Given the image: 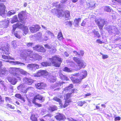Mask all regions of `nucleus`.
<instances>
[{"label":"nucleus","instance_id":"obj_1","mask_svg":"<svg viewBox=\"0 0 121 121\" xmlns=\"http://www.w3.org/2000/svg\"><path fill=\"white\" fill-rule=\"evenodd\" d=\"M87 75V71L83 70L80 74L78 73L73 74V76L71 77L70 78L73 82L80 83L81 80L85 78Z\"/></svg>","mask_w":121,"mask_h":121},{"label":"nucleus","instance_id":"obj_2","mask_svg":"<svg viewBox=\"0 0 121 121\" xmlns=\"http://www.w3.org/2000/svg\"><path fill=\"white\" fill-rule=\"evenodd\" d=\"M56 7V13L58 17L63 16L64 15H65V18L66 20H67L69 18L70 16V13L68 11L66 10L65 11H63L60 9L63 7L62 4H60L55 5Z\"/></svg>","mask_w":121,"mask_h":121},{"label":"nucleus","instance_id":"obj_3","mask_svg":"<svg viewBox=\"0 0 121 121\" xmlns=\"http://www.w3.org/2000/svg\"><path fill=\"white\" fill-rule=\"evenodd\" d=\"M71 94V93L68 92L66 94L65 96V98L66 100L64 104L62 103L61 100L59 98L54 97L53 98V100L58 102L62 106L65 108L69 104V103L71 102V100L69 99L70 97V94Z\"/></svg>","mask_w":121,"mask_h":121},{"label":"nucleus","instance_id":"obj_4","mask_svg":"<svg viewBox=\"0 0 121 121\" xmlns=\"http://www.w3.org/2000/svg\"><path fill=\"white\" fill-rule=\"evenodd\" d=\"M18 16L20 21L23 23L24 24L27 17L26 12L22 11L18 14Z\"/></svg>","mask_w":121,"mask_h":121},{"label":"nucleus","instance_id":"obj_5","mask_svg":"<svg viewBox=\"0 0 121 121\" xmlns=\"http://www.w3.org/2000/svg\"><path fill=\"white\" fill-rule=\"evenodd\" d=\"M73 60L78 65L80 69L84 68L86 65V64L83 60H81L80 59L75 57H74L73 58Z\"/></svg>","mask_w":121,"mask_h":121},{"label":"nucleus","instance_id":"obj_6","mask_svg":"<svg viewBox=\"0 0 121 121\" xmlns=\"http://www.w3.org/2000/svg\"><path fill=\"white\" fill-rule=\"evenodd\" d=\"M62 62L61 58L56 56H53V66L59 67Z\"/></svg>","mask_w":121,"mask_h":121},{"label":"nucleus","instance_id":"obj_7","mask_svg":"<svg viewBox=\"0 0 121 121\" xmlns=\"http://www.w3.org/2000/svg\"><path fill=\"white\" fill-rule=\"evenodd\" d=\"M33 49L38 52H46V50L42 45H37L33 47Z\"/></svg>","mask_w":121,"mask_h":121},{"label":"nucleus","instance_id":"obj_8","mask_svg":"<svg viewBox=\"0 0 121 121\" xmlns=\"http://www.w3.org/2000/svg\"><path fill=\"white\" fill-rule=\"evenodd\" d=\"M108 30L110 34L112 35L113 33L116 35H118L119 33V31L116 27L114 26L110 27Z\"/></svg>","mask_w":121,"mask_h":121},{"label":"nucleus","instance_id":"obj_9","mask_svg":"<svg viewBox=\"0 0 121 121\" xmlns=\"http://www.w3.org/2000/svg\"><path fill=\"white\" fill-rule=\"evenodd\" d=\"M41 27L39 25H33L29 27V30L31 33H35L39 31Z\"/></svg>","mask_w":121,"mask_h":121},{"label":"nucleus","instance_id":"obj_10","mask_svg":"<svg viewBox=\"0 0 121 121\" xmlns=\"http://www.w3.org/2000/svg\"><path fill=\"white\" fill-rule=\"evenodd\" d=\"M96 24L98 26L100 30H101L105 23V22L103 20H101L100 21L97 19L95 20Z\"/></svg>","mask_w":121,"mask_h":121},{"label":"nucleus","instance_id":"obj_11","mask_svg":"<svg viewBox=\"0 0 121 121\" xmlns=\"http://www.w3.org/2000/svg\"><path fill=\"white\" fill-rule=\"evenodd\" d=\"M36 100L41 101V102H43L45 100V99L42 95L39 94H37L36 95L34 96L32 101H36Z\"/></svg>","mask_w":121,"mask_h":121},{"label":"nucleus","instance_id":"obj_12","mask_svg":"<svg viewBox=\"0 0 121 121\" xmlns=\"http://www.w3.org/2000/svg\"><path fill=\"white\" fill-rule=\"evenodd\" d=\"M73 85L72 84H70L69 86L66 87L63 91V93H65V92H69V93H72L73 92Z\"/></svg>","mask_w":121,"mask_h":121},{"label":"nucleus","instance_id":"obj_13","mask_svg":"<svg viewBox=\"0 0 121 121\" xmlns=\"http://www.w3.org/2000/svg\"><path fill=\"white\" fill-rule=\"evenodd\" d=\"M23 82L25 84L30 85L34 82V80L30 78H28L26 77L23 79Z\"/></svg>","mask_w":121,"mask_h":121},{"label":"nucleus","instance_id":"obj_14","mask_svg":"<svg viewBox=\"0 0 121 121\" xmlns=\"http://www.w3.org/2000/svg\"><path fill=\"white\" fill-rule=\"evenodd\" d=\"M17 89L18 90H20L21 92L26 93H27L28 90L30 87L28 88H27L25 89V88L24 86L22 84H20L17 87Z\"/></svg>","mask_w":121,"mask_h":121},{"label":"nucleus","instance_id":"obj_15","mask_svg":"<svg viewBox=\"0 0 121 121\" xmlns=\"http://www.w3.org/2000/svg\"><path fill=\"white\" fill-rule=\"evenodd\" d=\"M0 50L2 51H4V54H5L6 55H9V48L8 47H6L3 45L2 46H0Z\"/></svg>","mask_w":121,"mask_h":121},{"label":"nucleus","instance_id":"obj_16","mask_svg":"<svg viewBox=\"0 0 121 121\" xmlns=\"http://www.w3.org/2000/svg\"><path fill=\"white\" fill-rule=\"evenodd\" d=\"M25 53L23 54H21V55H22V57H27V56H30L32 54L33 52L29 49L25 50Z\"/></svg>","mask_w":121,"mask_h":121},{"label":"nucleus","instance_id":"obj_17","mask_svg":"<svg viewBox=\"0 0 121 121\" xmlns=\"http://www.w3.org/2000/svg\"><path fill=\"white\" fill-rule=\"evenodd\" d=\"M35 86L36 88L40 89H43L45 86V84L43 82L37 83Z\"/></svg>","mask_w":121,"mask_h":121},{"label":"nucleus","instance_id":"obj_18","mask_svg":"<svg viewBox=\"0 0 121 121\" xmlns=\"http://www.w3.org/2000/svg\"><path fill=\"white\" fill-rule=\"evenodd\" d=\"M55 118L56 119L59 121L63 120L65 118V116L63 115L60 113H57Z\"/></svg>","mask_w":121,"mask_h":121},{"label":"nucleus","instance_id":"obj_19","mask_svg":"<svg viewBox=\"0 0 121 121\" xmlns=\"http://www.w3.org/2000/svg\"><path fill=\"white\" fill-rule=\"evenodd\" d=\"M27 67L31 69H38L39 67V66L38 65L36 64H29L27 65Z\"/></svg>","mask_w":121,"mask_h":121},{"label":"nucleus","instance_id":"obj_20","mask_svg":"<svg viewBox=\"0 0 121 121\" xmlns=\"http://www.w3.org/2000/svg\"><path fill=\"white\" fill-rule=\"evenodd\" d=\"M46 72V71L45 70H39L36 73L35 76L37 77H40L45 75Z\"/></svg>","mask_w":121,"mask_h":121},{"label":"nucleus","instance_id":"obj_21","mask_svg":"<svg viewBox=\"0 0 121 121\" xmlns=\"http://www.w3.org/2000/svg\"><path fill=\"white\" fill-rule=\"evenodd\" d=\"M8 79L9 82H10L11 84L13 85H15L17 82V79L15 78L9 77Z\"/></svg>","mask_w":121,"mask_h":121},{"label":"nucleus","instance_id":"obj_22","mask_svg":"<svg viewBox=\"0 0 121 121\" xmlns=\"http://www.w3.org/2000/svg\"><path fill=\"white\" fill-rule=\"evenodd\" d=\"M86 4L89 8L91 9H93L95 7V3L93 1H91L90 3L86 2Z\"/></svg>","mask_w":121,"mask_h":121},{"label":"nucleus","instance_id":"obj_23","mask_svg":"<svg viewBox=\"0 0 121 121\" xmlns=\"http://www.w3.org/2000/svg\"><path fill=\"white\" fill-rule=\"evenodd\" d=\"M15 70L17 71L18 72H19L21 74L23 75H26L27 74H28L26 71L20 68H16Z\"/></svg>","mask_w":121,"mask_h":121},{"label":"nucleus","instance_id":"obj_24","mask_svg":"<svg viewBox=\"0 0 121 121\" xmlns=\"http://www.w3.org/2000/svg\"><path fill=\"white\" fill-rule=\"evenodd\" d=\"M30 118L31 121H38L37 117L36 116V114L35 113H32Z\"/></svg>","mask_w":121,"mask_h":121},{"label":"nucleus","instance_id":"obj_25","mask_svg":"<svg viewBox=\"0 0 121 121\" xmlns=\"http://www.w3.org/2000/svg\"><path fill=\"white\" fill-rule=\"evenodd\" d=\"M15 96L16 98L21 99L23 101V102H25V99L24 98L22 97V96L19 93L16 94L15 95Z\"/></svg>","mask_w":121,"mask_h":121},{"label":"nucleus","instance_id":"obj_26","mask_svg":"<svg viewBox=\"0 0 121 121\" xmlns=\"http://www.w3.org/2000/svg\"><path fill=\"white\" fill-rule=\"evenodd\" d=\"M81 21L80 18H78V19H76L74 20V23L75 24V26L77 27L78 26L79 23Z\"/></svg>","mask_w":121,"mask_h":121},{"label":"nucleus","instance_id":"obj_27","mask_svg":"<svg viewBox=\"0 0 121 121\" xmlns=\"http://www.w3.org/2000/svg\"><path fill=\"white\" fill-rule=\"evenodd\" d=\"M12 33L14 34L16 37L18 39L21 38L20 32L19 31H17Z\"/></svg>","mask_w":121,"mask_h":121},{"label":"nucleus","instance_id":"obj_28","mask_svg":"<svg viewBox=\"0 0 121 121\" xmlns=\"http://www.w3.org/2000/svg\"><path fill=\"white\" fill-rule=\"evenodd\" d=\"M59 76L60 79L62 80H69V78L66 75H64L61 73L59 74Z\"/></svg>","mask_w":121,"mask_h":121},{"label":"nucleus","instance_id":"obj_29","mask_svg":"<svg viewBox=\"0 0 121 121\" xmlns=\"http://www.w3.org/2000/svg\"><path fill=\"white\" fill-rule=\"evenodd\" d=\"M92 32L94 34L95 36V37H97L98 38H99L100 37V35L98 31L94 30Z\"/></svg>","mask_w":121,"mask_h":121},{"label":"nucleus","instance_id":"obj_30","mask_svg":"<svg viewBox=\"0 0 121 121\" xmlns=\"http://www.w3.org/2000/svg\"><path fill=\"white\" fill-rule=\"evenodd\" d=\"M18 21V20L17 15H15L13 17L11 21V23H14L17 22Z\"/></svg>","mask_w":121,"mask_h":121},{"label":"nucleus","instance_id":"obj_31","mask_svg":"<svg viewBox=\"0 0 121 121\" xmlns=\"http://www.w3.org/2000/svg\"><path fill=\"white\" fill-rule=\"evenodd\" d=\"M2 58L4 59L14 60L13 58L11 57L10 56H6L4 55H2Z\"/></svg>","mask_w":121,"mask_h":121},{"label":"nucleus","instance_id":"obj_32","mask_svg":"<svg viewBox=\"0 0 121 121\" xmlns=\"http://www.w3.org/2000/svg\"><path fill=\"white\" fill-rule=\"evenodd\" d=\"M22 28L24 33L25 34H26L28 33L29 30L27 26H25Z\"/></svg>","mask_w":121,"mask_h":121},{"label":"nucleus","instance_id":"obj_33","mask_svg":"<svg viewBox=\"0 0 121 121\" xmlns=\"http://www.w3.org/2000/svg\"><path fill=\"white\" fill-rule=\"evenodd\" d=\"M63 83H64V82H58L56 84H54L53 87H54L55 88L56 87H58L60 86H61ZM54 88H53V89Z\"/></svg>","mask_w":121,"mask_h":121},{"label":"nucleus","instance_id":"obj_34","mask_svg":"<svg viewBox=\"0 0 121 121\" xmlns=\"http://www.w3.org/2000/svg\"><path fill=\"white\" fill-rule=\"evenodd\" d=\"M51 64V62H44L42 63V65L45 66H50Z\"/></svg>","mask_w":121,"mask_h":121},{"label":"nucleus","instance_id":"obj_35","mask_svg":"<svg viewBox=\"0 0 121 121\" xmlns=\"http://www.w3.org/2000/svg\"><path fill=\"white\" fill-rule=\"evenodd\" d=\"M32 103L35 104V105L37 107H40L42 106V105L39 103H38L36 102V101H32Z\"/></svg>","mask_w":121,"mask_h":121},{"label":"nucleus","instance_id":"obj_36","mask_svg":"<svg viewBox=\"0 0 121 121\" xmlns=\"http://www.w3.org/2000/svg\"><path fill=\"white\" fill-rule=\"evenodd\" d=\"M6 70H4L2 69H0V77L2 76L5 74Z\"/></svg>","mask_w":121,"mask_h":121},{"label":"nucleus","instance_id":"obj_37","mask_svg":"<svg viewBox=\"0 0 121 121\" xmlns=\"http://www.w3.org/2000/svg\"><path fill=\"white\" fill-rule=\"evenodd\" d=\"M6 107L8 108H9L11 109H14L15 108V107L9 104H7L6 105Z\"/></svg>","mask_w":121,"mask_h":121},{"label":"nucleus","instance_id":"obj_38","mask_svg":"<svg viewBox=\"0 0 121 121\" xmlns=\"http://www.w3.org/2000/svg\"><path fill=\"white\" fill-rule=\"evenodd\" d=\"M16 13V11L14 10H11L9 11L8 12V14L9 16H11L12 15L15 14Z\"/></svg>","mask_w":121,"mask_h":121},{"label":"nucleus","instance_id":"obj_39","mask_svg":"<svg viewBox=\"0 0 121 121\" xmlns=\"http://www.w3.org/2000/svg\"><path fill=\"white\" fill-rule=\"evenodd\" d=\"M16 24L18 27L20 28H22L25 26L24 25L20 23L19 22L17 23Z\"/></svg>","mask_w":121,"mask_h":121},{"label":"nucleus","instance_id":"obj_40","mask_svg":"<svg viewBox=\"0 0 121 121\" xmlns=\"http://www.w3.org/2000/svg\"><path fill=\"white\" fill-rule=\"evenodd\" d=\"M57 38L58 39L61 40L63 38V36L62 35V33L61 32H60L58 33Z\"/></svg>","mask_w":121,"mask_h":121},{"label":"nucleus","instance_id":"obj_41","mask_svg":"<svg viewBox=\"0 0 121 121\" xmlns=\"http://www.w3.org/2000/svg\"><path fill=\"white\" fill-rule=\"evenodd\" d=\"M63 71L67 72H70L72 71V69L71 68H69L67 67H65Z\"/></svg>","mask_w":121,"mask_h":121},{"label":"nucleus","instance_id":"obj_42","mask_svg":"<svg viewBox=\"0 0 121 121\" xmlns=\"http://www.w3.org/2000/svg\"><path fill=\"white\" fill-rule=\"evenodd\" d=\"M5 9H0V13L1 15L5 14Z\"/></svg>","mask_w":121,"mask_h":121},{"label":"nucleus","instance_id":"obj_43","mask_svg":"<svg viewBox=\"0 0 121 121\" xmlns=\"http://www.w3.org/2000/svg\"><path fill=\"white\" fill-rule=\"evenodd\" d=\"M17 27H18L17 26L16 24L13 26V29L12 30V33H13L15 32V31Z\"/></svg>","mask_w":121,"mask_h":121},{"label":"nucleus","instance_id":"obj_44","mask_svg":"<svg viewBox=\"0 0 121 121\" xmlns=\"http://www.w3.org/2000/svg\"><path fill=\"white\" fill-rule=\"evenodd\" d=\"M14 75L15 76V78H16V79H17V80H20L21 79V78L20 77V76L17 73H15V74Z\"/></svg>","mask_w":121,"mask_h":121},{"label":"nucleus","instance_id":"obj_45","mask_svg":"<svg viewBox=\"0 0 121 121\" xmlns=\"http://www.w3.org/2000/svg\"><path fill=\"white\" fill-rule=\"evenodd\" d=\"M104 11L108 12H109L111 11V9L109 7L106 6L104 8Z\"/></svg>","mask_w":121,"mask_h":121},{"label":"nucleus","instance_id":"obj_46","mask_svg":"<svg viewBox=\"0 0 121 121\" xmlns=\"http://www.w3.org/2000/svg\"><path fill=\"white\" fill-rule=\"evenodd\" d=\"M86 103V102L85 101H83V102L80 101L78 103V105L79 106H82L84 104Z\"/></svg>","mask_w":121,"mask_h":121},{"label":"nucleus","instance_id":"obj_47","mask_svg":"<svg viewBox=\"0 0 121 121\" xmlns=\"http://www.w3.org/2000/svg\"><path fill=\"white\" fill-rule=\"evenodd\" d=\"M0 9H6L5 6L4 5V3H1L0 4Z\"/></svg>","mask_w":121,"mask_h":121},{"label":"nucleus","instance_id":"obj_48","mask_svg":"<svg viewBox=\"0 0 121 121\" xmlns=\"http://www.w3.org/2000/svg\"><path fill=\"white\" fill-rule=\"evenodd\" d=\"M4 102V100L3 99L1 96L0 95V105Z\"/></svg>","mask_w":121,"mask_h":121},{"label":"nucleus","instance_id":"obj_49","mask_svg":"<svg viewBox=\"0 0 121 121\" xmlns=\"http://www.w3.org/2000/svg\"><path fill=\"white\" fill-rule=\"evenodd\" d=\"M33 44V43H28L26 44L27 46L29 47L32 46Z\"/></svg>","mask_w":121,"mask_h":121},{"label":"nucleus","instance_id":"obj_50","mask_svg":"<svg viewBox=\"0 0 121 121\" xmlns=\"http://www.w3.org/2000/svg\"><path fill=\"white\" fill-rule=\"evenodd\" d=\"M101 54L102 55V58L103 59H105L108 57V56L107 55H104L101 53Z\"/></svg>","mask_w":121,"mask_h":121},{"label":"nucleus","instance_id":"obj_51","mask_svg":"<svg viewBox=\"0 0 121 121\" xmlns=\"http://www.w3.org/2000/svg\"><path fill=\"white\" fill-rule=\"evenodd\" d=\"M66 25H68L70 26L72 25V23L71 21H67L65 22Z\"/></svg>","mask_w":121,"mask_h":121},{"label":"nucleus","instance_id":"obj_52","mask_svg":"<svg viewBox=\"0 0 121 121\" xmlns=\"http://www.w3.org/2000/svg\"><path fill=\"white\" fill-rule=\"evenodd\" d=\"M79 54H80V55H78L79 57H80L81 56H83L84 54V52L82 51H80V53H79Z\"/></svg>","mask_w":121,"mask_h":121},{"label":"nucleus","instance_id":"obj_53","mask_svg":"<svg viewBox=\"0 0 121 121\" xmlns=\"http://www.w3.org/2000/svg\"><path fill=\"white\" fill-rule=\"evenodd\" d=\"M86 20H84L82 22L81 24V25L82 26H83L85 25L86 22Z\"/></svg>","mask_w":121,"mask_h":121},{"label":"nucleus","instance_id":"obj_54","mask_svg":"<svg viewBox=\"0 0 121 121\" xmlns=\"http://www.w3.org/2000/svg\"><path fill=\"white\" fill-rule=\"evenodd\" d=\"M91 94L90 93H87L85 94V95L84 96V98H86V97L91 96Z\"/></svg>","mask_w":121,"mask_h":121},{"label":"nucleus","instance_id":"obj_55","mask_svg":"<svg viewBox=\"0 0 121 121\" xmlns=\"http://www.w3.org/2000/svg\"><path fill=\"white\" fill-rule=\"evenodd\" d=\"M73 53L74 54V55L77 56V55H80V54H79V53L77 52L76 51H74L73 52Z\"/></svg>","mask_w":121,"mask_h":121},{"label":"nucleus","instance_id":"obj_56","mask_svg":"<svg viewBox=\"0 0 121 121\" xmlns=\"http://www.w3.org/2000/svg\"><path fill=\"white\" fill-rule=\"evenodd\" d=\"M5 100L6 101H10L11 99L10 98L7 97H5Z\"/></svg>","mask_w":121,"mask_h":121},{"label":"nucleus","instance_id":"obj_57","mask_svg":"<svg viewBox=\"0 0 121 121\" xmlns=\"http://www.w3.org/2000/svg\"><path fill=\"white\" fill-rule=\"evenodd\" d=\"M97 43L101 44L102 43V41L100 40L99 39H98L96 40V41Z\"/></svg>","mask_w":121,"mask_h":121},{"label":"nucleus","instance_id":"obj_58","mask_svg":"<svg viewBox=\"0 0 121 121\" xmlns=\"http://www.w3.org/2000/svg\"><path fill=\"white\" fill-rule=\"evenodd\" d=\"M121 118L120 117H117L115 118V121L120 120Z\"/></svg>","mask_w":121,"mask_h":121},{"label":"nucleus","instance_id":"obj_59","mask_svg":"<svg viewBox=\"0 0 121 121\" xmlns=\"http://www.w3.org/2000/svg\"><path fill=\"white\" fill-rule=\"evenodd\" d=\"M48 110L50 112H52L53 111V108L52 107H49L48 108Z\"/></svg>","mask_w":121,"mask_h":121},{"label":"nucleus","instance_id":"obj_60","mask_svg":"<svg viewBox=\"0 0 121 121\" xmlns=\"http://www.w3.org/2000/svg\"><path fill=\"white\" fill-rule=\"evenodd\" d=\"M64 54L66 57L68 56H69V54L66 52H65Z\"/></svg>","mask_w":121,"mask_h":121},{"label":"nucleus","instance_id":"obj_61","mask_svg":"<svg viewBox=\"0 0 121 121\" xmlns=\"http://www.w3.org/2000/svg\"><path fill=\"white\" fill-rule=\"evenodd\" d=\"M4 82V81H3L1 80L0 79V83H1L2 85L3 86L4 85V84L3 83Z\"/></svg>","mask_w":121,"mask_h":121},{"label":"nucleus","instance_id":"obj_62","mask_svg":"<svg viewBox=\"0 0 121 121\" xmlns=\"http://www.w3.org/2000/svg\"><path fill=\"white\" fill-rule=\"evenodd\" d=\"M67 0H62L61 1V3L63 4L65 3L67 1Z\"/></svg>","mask_w":121,"mask_h":121},{"label":"nucleus","instance_id":"obj_63","mask_svg":"<svg viewBox=\"0 0 121 121\" xmlns=\"http://www.w3.org/2000/svg\"><path fill=\"white\" fill-rule=\"evenodd\" d=\"M57 107L55 106H53V111L57 109Z\"/></svg>","mask_w":121,"mask_h":121},{"label":"nucleus","instance_id":"obj_64","mask_svg":"<svg viewBox=\"0 0 121 121\" xmlns=\"http://www.w3.org/2000/svg\"><path fill=\"white\" fill-rule=\"evenodd\" d=\"M100 108L99 106H98L97 105L96 106V108L95 110H97L99 109Z\"/></svg>","mask_w":121,"mask_h":121}]
</instances>
